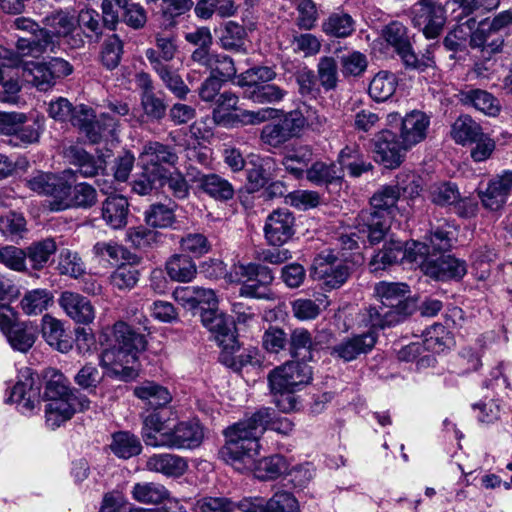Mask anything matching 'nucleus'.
<instances>
[{
	"instance_id": "5",
	"label": "nucleus",
	"mask_w": 512,
	"mask_h": 512,
	"mask_svg": "<svg viewBox=\"0 0 512 512\" xmlns=\"http://www.w3.org/2000/svg\"><path fill=\"white\" fill-rule=\"evenodd\" d=\"M23 78L39 91H48L59 79L73 72V66L65 59L51 57L45 61H28L23 64Z\"/></svg>"
},
{
	"instance_id": "34",
	"label": "nucleus",
	"mask_w": 512,
	"mask_h": 512,
	"mask_svg": "<svg viewBox=\"0 0 512 512\" xmlns=\"http://www.w3.org/2000/svg\"><path fill=\"white\" fill-rule=\"evenodd\" d=\"M167 418L163 412H152L143 420L142 438L147 446L164 447L168 431H166Z\"/></svg>"
},
{
	"instance_id": "58",
	"label": "nucleus",
	"mask_w": 512,
	"mask_h": 512,
	"mask_svg": "<svg viewBox=\"0 0 512 512\" xmlns=\"http://www.w3.org/2000/svg\"><path fill=\"white\" fill-rule=\"evenodd\" d=\"M52 296L45 289H35L25 294L21 300V307L28 315H38L47 309Z\"/></svg>"
},
{
	"instance_id": "49",
	"label": "nucleus",
	"mask_w": 512,
	"mask_h": 512,
	"mask_svg": "<svg viewBox=\"0 0 512 512\" xmlns=\"http://www.w3.org/2000/svg\"><path fill=\"white\" fill-rule=\"evenodd\" d=\"M286 95L287 91L275 84L256 85L244 91V96L256 104H275Z\"/></svg>"
},
{
	"instance_id": "46",
	"label": "nucleus",
	"mask_w": 512,
	"mask_h": 512,
	"mask_svg": "<svg viewBox=\"0 0 512 512\" xmlns=\"http://www.w3.org/2000/svg\"><path fill=\"white\" fill-rule=\"evenodd\" d=\"M455 228L447 220L440 219L437 224H431L429 248L433 251L444 252L452 247Z\"/></svg>"
},
{
	"instance_id": "31",
	"label": "nucleus",
	"mask_w": 512,
	"mask_h": 512,
	"mask_svg": "<svg viewBox=\"0 0 512 512\" xmlns=\"http://www.w3.org/2000/svg\"><path fill=\"white\" fill-rule=\"evenodd\" d=\"M41 331L43 338L51 347L62 353L71 350L72 342L60 320L49 314L44 315L41 320Z\"/></svg>"
},
{
	"instance_id": "50",
	"label": "nucleus",
	"mask_w": 512,
	"mask_h": 512,
	"mask_svg": "<svg viewBox=\"0 0 512 512\" xmlns=\"http://www.w3.org/2000/svg\"><path fill=\"white\" fill-rule=\"evenodd\" d=\"M112 452L119 458L129 459L139 455L142 450L140 440L129 432H117L113 435L110 445Z\"/></svg>"
},
{
	"instance_id": "52",
	"label": "nucleus",
	"mask_w": 512,
	"mask_h": 512,
	"mask_svg": "<svg viewBox=\"0 0 512 512\" xmlns=\"http://www.w3.org/2000/svg\"><path fill=\"white\" fill-rule=\"evenodd\" d=\"M43 29H46L53 37H66L75 27V19L68 12L56 11L44 18Z\"/></svg>"
},
{
	"instance_id": "19",
	"label": "nucleus",
	"mask_w": 512,
	"mask_h": 512,
	"mask_svg": "<svg viewBox=\"0 0 512 512\" xmlns=\"http://www.w3.org/2000/svg\"><path fill=\"white\" fill-rule=\"evenodd\" d=\"M469 44L472 49L479 50L483 60L490 61L493 55L502 52L504 37L489 28L486 21H482L471 33Z\"/></svg>"
},
{
	"instance_id": "39",
	"label": "nucleus",
	"mask_w": 512,
	"mask_h": 512,
	"mask_svg": "<svg viewBox=\"0 0 512 512\" xmlns=\"http://www.w3.org/2000/svg\"><path fill=\"white\" fill-rule=\"evenodd\" d=\"M5 337L14 350L26 353L37 339V329L31 322H19Z\"/></svg>"
},
{
	"instance_id": "44",
	"label": "nucleus",
	"mask_w": 512,
	"mask_h": 512,
	"mask_svg": "<svg viewBox=\"0 0 512 512\" xmlns=\"http://www.w3.org/2000/svg\"><path fill=\"white\" fill-rule=\"evenodd\" d=\"M461 101L475 109L487 114L496 115L499 112L497 100L492 94L481 89H469L461 92Z\"/></svg>"
},
{
	"instance_id": "28",
	"label": "nucleus",
	"mask_w": 512,
	"mask_h": 512,
	"mask_svg": "<svg viewBox=\"0 0 512 512\" xmlns=\"http://www.w3.org/2000/svg\"><path fill=\"white\" fill-rule=\"evenodd\" d=\"M512 190L511 178L505 172L489 181L485 191L479 193L483 206L492 211L500 209Z\"/></svg>"
},
{
	"instance_id": "64",
	"label": "nucleus",
	"mask_w": 512,
	"mask_h": 512,
	"mask_svg": "<svg viewBox=\"0 0 512 512\" xmlns=\"http://www.w3.org/2000/svg\"><path fill=\"white\" fill-rule=\"evenodd\" d=\"M266 512H299V504L294 495L286 491L276 492L266 500Z\"/></svg>"
},
{
	"instance_id": "18",
	"label": "nucleus",
	"mask_w": 512,
	"mask_h": 512,
	"mask_svg": "<svg viewBox=\"0 0 512 512\" xmlns=\"http://www.w3.org/2000/svg\"><path fill=\"white\" fill-rule=\"evenodd\" d=\"M203 438L204 432L199 422L184 421L168 431L166 442L163 443L169 449H193L202 443Z\"/></svg>"
},
{
	"instance_id": "43",
	"label": "nucleus",
	"mask_w": 512,
	"mask_h": 512,
	"mask_svg": "<svg viewBox=\"0 0 512 512\" xmlns=\"http://www.w3.org/2000/svg\"><path fill=\"white\" fill-rule=\"evenodd\" d=\"M397 84L398 81L395 74L388 71H380L370 81L368 92L373 100L384 102L395 93Z\"/></svg>"
},
{
	"instance_id": "35",
	"label": "nucleus",
	"mask_w": 512,
	"mask_h": 512,
	"mask_svg": "<svg viewBox=\"0 0 512 512\" xmlns=\"http://www.w3.org/2000/svg\"><path fill=\"white\" fill-rule=\"evenodd\" d=\"M404 318L381 302L370 305L362 314V322L372 329H384L402 322Z\"/></svg>"
},
{
	"instance_id": "3",
	"label": "nucleus",
	"mask_w": 512,
	"mask_h": 512,
	"mask_svg": "<svg viewBox=\"0 0 512 512\" xmlns=\"http://www.w3.org/2000/svg\"><path fill=\"white\" fill-rule=\"evenodd\" d=\"M400 198V188L395 182L379 188L370 199V209L362 210L356 217V228L367 233L370 243L380 242L388 230V214Z\"/></svg>"
},
{
	"instance_id": "24",
	"label": "nucleus",
	"mask_w": 512,
	"mask_h": 512,
	"mask_svg": "<svg viewBox=\"0 0 512 512\" xmlns=\"http://www.w3.org/2000/svg\"><path fill=\"white\" fill-rule=\"evenodd\" d=\"M145 56L149 61L152 69L158 74L167 89H169L176 97L184 99L190 89L184 83L181 76L173 70L168 64L160 60V56L153 48H149L145 52Z\"/></svg>"
},
{
	"instance_id": "26",
	"label": "nucleus",
	"mask_w": 512,
	"mask_h": 512,
	"mask_svg": "<svg viewBox=\"0 0 512 512\" xmlns=\"http://www.w3.org/2000/svg\"><path fill=\"white\" fill-rule=\"evenodd\" d=\"M430 125L429 117L418 110L407 113L401 120L400 138L410 149L426 138Z\"/></svg>"
},
{
	"instance_id": "36",
	"label": "nucleus",
	"mask_w": 512,
	"mask_h": 512,
	"mask_svg": "<svg viewBox=\"0 0 512 512\" xmlns=\"http://www.w3.org/2000/svg\"><path fill=\"white\" fill-rule=\"evenodd\" d=\"M85 397L78 391L70 388L69 380L60 372H54L46 382L43 399L45 402L67 400L76 401V398Z\"/></svg>"
},
{
	"instance_id": "48",
	"label": "nucleus",
	"mask_w": 512,
	"mask_h": 512,
	"mask_svg": "<svg viewBox=\"0 0 512 512\" xmlns=\"http://www.w3.org/2000/svg\"><path fill=\"white\" fill-rule=\"evenodd\" d=\"M306 178L316 184H329L342 178V168L335 163L316 161L306 170Z\"/></svg>"
},
{
	"instance_id": "32",
	"label": "nucleus",
	"mask_w": 512,
	"mask_h": 512,
	"mask_svg": "<svg viewBox=\"0 0 512 512\" xmlns=\"http://www.w3.org/2000/svg\"><path fill=\"white\" fill-rule=\"evenodd\" d=\"M132 498L146 505L172 504L169 490L158 482H138L131 489Z\"/></svg>"
},
{
	"instance_id": "56",
	"label": "nucleus",
	"mask_w": 512,
	"mask_h": 512,
	"mask_svg": "<svg viewBox=\"0 0 512 512\" xmlns=\"http://www.w3.org/2000/svg\"><path fill=\"white\" fill-rule=\"evenodd\" d=\"M246 37L245 28L234 22L228 21L220 36V42L224 49L242 51L244 50V41Z\"/></svg>"
},
{
	"instance_id": "57",
	"label": "nucleus",
	"mask_w": 512,
	"mask_h": 512,
	"mask_svg": "<svg viewBox=\"0 0 512 512\" xmlns=\"http://www.w3.org/2000/svg\"><path fill=\"white\" fill-rule=\"evenodd\" d=\"M139 270L130 265L118 266L110 275L111 285L121 291L133 289L139 281Z\"/></svg>"
},
{
	"instance_id": "60",
	"label": "nucleus",
	"mask_w": 512,
	"mask_h": 512,
	"mask_svg": "<svg viewBox=\"0 0 512 512\" xmlns=\"http://www.w3.org/2000/svg\"><path fill=\"white\" fill-rule=\"evenodd\" d=\"M449 340V333L442 324H434L423 333L425 349L434 353L444 351Z\"/></svg>"
},
{
	"instance_id": "15",
	"label": "nucleus",
	"mask_w": 512,
	"mask_h": 512,
	"mask_svg": "<svg viewBox=\"0 0 512 512\" xmlns=\"http://www.w3.org/2000/svg\"><path fill=\"white\" fill-rule=\"evenodd\" d=\"M295 218L288 209H277L270 213L265 221L264 235L271 246H282L295 233Z\"/></svg>"
},
{
	"instance_id": "62",
	"label": "nucleus",
	"mask_w": 512,
	"mask_h": 512,
	"mask_svg": "<svg viewBox=\"0 0 512 512\" xmlns=\"http://www.w3.org/2000/svg\"><path fill=\"white\" fill-rule=\"evenodd\" d=\"M145 221L155 228L169 227L175 221L174 210L161 203L153 204L145 212Z\"/></svg>"
},
{
	"instance_id": "21",
	"label": "nucleus",
	"mask_w": 512,
	"mask_h": 512,
	"mask_svg": "<svg viewBox=\"0 0 512 512\" xmlns=\"http://www.w3.org/2000/svg\"><path fill=\"white\" fill-rule=\"evenodd\" d=\"M188 175L202 193L216 201H228L234 197L233 185L216 173L204 174L197 171L195 174L188 172Z\"/></svg>"
},
{
	"instance_id": "7",
	"label": "nucleus",
	"mask_w": 512,
	"mask_h": 512,
	"mask_svg": "<svg viewBox=\"0 0 512 512\" xmlns=\"http://www.w3.org/2000/svg\"><path fill=\"white\" fill-rule=\"evenodd\" d=\"M311 379V367L300 361L286 362L268 374V384L273 395H277V392H295Z\"/></svg>"
},
{
	"instance_id": "12",
	"label": "nucleus",
	"mask_w": 512,
	"mask_h": 512,
	"mask_svg": "<svg viewBox=\"0 0 512 512\" xmlns=\"http://www.w3.org/2000/svg\"><path fill=\"white\" fill-rule=\"evenodd\" d=\"M375 296L379 302L406 318L415 309V303L410 298L409 286L402 282L381 281L375 285Z\"/></svg>"
},
{
	"instance_id": "51",
	"label": "nucleus",
	"mask_w": 512,
	"mask_h": 512,
	"mask_svg": "<svg viewBox=\"0 0 512 512\" xmlns=\"http://www.w3.org/2000/svg\"><path fill=\"white\" fill-rule=\"evenodd\" d=\"M289 345L293 358L299 359L298 361L304 363L312 360L311 350L313 348V341L308 330L304 328L293 330L290 335Z\"/></svg>"
},
{
	"instance_id": "6",
	"label": "nucleus",
	"mask_w": 512,
	"mask_h": 512,
	"mask_svg": "<svg viewBox=\"0 0 512 512\" xmlns=\"http://www.w3.org/2000/svg\"><path fill=\"white\" fill-rule=\"evenodd\" d=\"M257 450L251 455V463L246 461V452L243 451L244 455H226L224 453V446L220 450L221 458L228 464L232 465L239 471L252 470L255 476L260 480H273L288 472V463L285 458L281 455H273L270 457H264L257 459L259 455Z\"/></svg>"
},
{
	"instance_id": "40",
	"label": "nucleus",
	"mask_w": 512,
	"mask_h": 512,
	"mask_svg": "<svg viewBox=\"0 0 512 512\" xmlns=\"http://www.w3.org/2000/svg\"><path fill=\"white\" fill-rule=\"evenodd\" d=\"M134 395L154 409L163 407L171 401L170 392L165 387L151 381H146L135 387Z\"/></svg>"
},
{
	"instance_id": "37",
	"label": "nucleus",
	"mask_w": 512,
	"mask_h": 512,
	"mask_svg": "<svg viewBox=\"0 0 512 512\" xmlns=\"http://www.w3.org/2000/svg\"><path fill=\"white\" fill-rule=\"evenodd\" d=\"M166 272L173 281L186 283L195 278L197 267L189 256L174 254L166 262Z\"/></svg>"
},
{
	"instance_id": "11",
	"label": "nucleus",
	"mask_w": 512,
	"mask_h": 512,
	"mask_svg": "<svg viewBox=\"0 0 512 512\" xmlns=\"http://www.w3.org/2000/svg\"><path fill=\"white\" fill-rule=\"evenodd\" d=\"M382 36L400 57L405 68H423L427 65V60H418L408 29L402 23L398 21L389 23L382 30Z\"/></svg>"
},
{
	"instance_id": "53",
	"label": "nucleus",
	"mask_w": 512,
	"mask_h": 512,
	"mask_svg": "<svg viewBox=\"0 0 512 512\" xmlns=\"http://www.w3.org/2000/svg\"><path fill=\"white\" fill-rule=\"evenodd\" d=\"M317 79L325 91L337 88L339 82L338 63L333 57H320L317 63Z\"/></svg>"
},
{
	"instance_id": "55",
	"label": "nucleus",
	"mask_w": 512,
	"mask_h": 512,
	"mask_svg": "<svg viewBox=\"0 0 512 512\" xmlns=\"http://www.w3.org/2000/svg\"><path fill=\"white\" fill-rule=\"evenodd\" d=\"M459 197L458 187L452 182L433 183L428 189V198L432 203L439 206L453 205Z\"/></svg>"
},
{
	"instance_id": "33",
	"label": "nucleus",
	"mask_w": 512,
	"mask_h": 512,
	"mask_svg": "<svg viewBox=\"0 0 512 512\" xmlns=\"http://www.w3.org/2000/svg\"><path fill=\"white\" fill-rule=\"evenodd\" d=\"M313 151L310 145L293 144L289 147L283 157L282 164L287 172L296 178L303 177L306 174L307 166L312 160Z\"/></svg>"
},
{
	"instance_id": "27",
	"label": "nucleus",
	"mask_w": 512,
	"mask_h": 512,
	"mask_svg": "<svg viewBox=\"0 0 512 512\" xmlns=\"http://www.w3.org/2000/svg\"><path fill=\"white\" fill-rule=\"evenodd\" d=\"M64 157L77 167L76 173L83 177H93L104 170L105 161L101 157H94L78 145H70L64 149Z\"/></svg>"
},
{
	"instance_id": "16",
	"label": "nucleus",
	"mask_w": 512,
	"mask_h": 512,
	"mask_svg": "<svg viewBox=\"0 0 512 512\" xmlns=\"http://www.w3.org/2000/svg\"><path fill=\"white\" fill-rule=\"evenodd\" d=\"M376 340L375 333L371 331L346 337L341 342L329 347V354L336 359L350 362L370 352L375 346Z\"/></svg>"
},
{
	"instance_id": "25",
	"label": "nucleus",
	"mask_w": 512,
	"mask_h": 512,
	"mask_svg": "<svg viewBox=\"0 0 512 512\" xmlns=\"http://www.w3.org/2000/svg\"><path fill=\"white\" fill-rule=\"evenodd\" d=\"M466 271L465 262L451 255H441L436 259L431 258L424 265L426 275L441 281L461 279Z\"/></svg>"
},
{
	"instance_id": "42",
	"label": "nucleus",
	"mask_w": 512,
	"mask_h": 512,
	"mask_svg": "<svg viewBox=\"0 0 512 512\" xmlns=\"http://www.w3.org/2000/svg\"><path fill=\"white\" fill-rule=\"evenodd\" d=\"M482 127L474 121L469 115L459 116L452 125L451 137L460 145L472 144L473 141L481 136Z\"/></svg>"
},
{
	"instance_id": "4",
	"label": "nucleus",
	"mask_w": 512,
	"mask_h": 512,
	"mask_svg": "<svg viewBox=\"0 0 512 512\" xmlns=\"http://www.w3.org/2000/svg\"><path fill=\"white\" fill-rule=\"evenodd\" d=\"M273 279L272 270L259 263L235 264L228 275L230 282L241 283L240 296L265 300L273 298Z\"/></svg>"
},
{
	"instance_id": "9",
	"label": "nucleus",
	"mask_w": 512,
	"mask_h": 512,
	"mask_svg": "<svg viewBox=\"0 0 512 512\" xmlns=\"http://www.w3.org/2000/svg\"><path fill=\"white\" fill-rule=\"evenodd\" d=\"M412 23L422 30L427 38H436L441 33L446 14L441 0H420L411 9Z\"/></svg>"
},
{
	"instance_id": "59",
	"label": "nucleus",
	"mask_w": 512,
	"mask_h": 512,
	"mask_svg": "<svg viewBox=\"0 0 512 512\" xmlns=\"http://www.w3.org/2000/svg\"><path fill=\"white\" fill-rule=\"evenodd\" d=\"M97 202V192L88 183H78L71 186L69 208H90Z\"/></svg>"
},
{
	"instance_id": "13",
	"label": "nucleus",
	"mask_w": 512,
	"mask_h": 512,
	"mask_svg": "<svg viewBox=\"0 0 512 512\" xmlns=\"http://www.w3.org/2000/svg\"><path fill=\"white\" fill-rule=\"evenodd\" d=\"M373 141L375 161L390 169L400 166L409 149L394 132L387 129L378 132Z\"/></svg>"
},
{
	"instance_id": "45",
	"label": "nucleus",
	"mask_w": 512,
	"mask_h": 512,
	"mask_svg": "<svg viewBox=\"0 0 512 512\" xmlns=\"http://www.w3.org/2000/svg\"><path fill=\"white\" fill-rule=\"evenodd\" d=\"M74 176V170L67 169L58 175L55 186H52L49 197L51 198L49 206L53 211H63L69 208V197L71 185L68 177Z\"/></svg>"
},
{
	"instance_id": "2",
	"label": "nucleus",
	"mask_w": 512,
	"mask_h": 512,
	"mask_svg": "<svg viewBox=\"0 0 512 512\" xmlns=\"http://www.w3.org/2000/svg\"><path fill=\"white\" fill-rule=\"evenodd\" d=\"M112 333L114 344L100 354V366L109 377L133 380L139 373V354L146 348V339L124 321H117Z\"/></svg>"
},
{
	"instance_id": "14",
	"label": "nucleus",
	"mask_w": 512,
	"mask_h": 512,
	"mask_svg": "<svg viewBox=\"0 0 512 512\" xmlns=\"http://www.w3.org/2000/svg\"><path fill=\"white\" fill-rule=\"evenodd\" d=\"M140 162L144 171L164 177L165 165L174 167L178 163V155L175 150L160 142H148L140 154Z\"/></svg>"
},
{
	"instance_id": "61",
	"label": "nucleus",
	"mask_w": 512,
	"mask_h": 512,
	"mask_svg": "<svg viewBox=\"0 0 512 512\" xmlns=\"http://www.w3.org/2000/svg\"><path fill=\"white\" fill-rule=\"evenodd\" d=\"M161 185L165 187L166 191L175 199L184 200L190 195L188 181L179 171L171 172L168 175L164 174Z\"/></svg>"
},
{
	"instance_id": "17",
	"label": "nucleus",
	"mask_w": 512,
	"mask_h": 512,
	"mask_svg": "<svg viewBox=\"0 0 512 512\" xmlns=\"http://www.w3.org/2000/svg\"><path fill=\"white\" fill-rule=\"evenodd\" d=\"M201 322L203 326L215 334V340L224 350H233L236 347L234 323L225 315L209 308L202 311Z\"/></svg>"
},
{
	"instance_id": "54",
	"label": "nucleus",
	"mask_w": 512,
	"mask_h": 512,
	"mask_svg": "<svg viewBox=\"0 0 512 512\" xmlns=\"http://www.w3.org/2000/svg\"><path fill=\"white\" fill-rule=\"evenodd\" d=\"M57 270L60 275L77 279L85 274L86 267L77 252L62 249L58 257Z\"/></svg>"
},
{
	"instance_id": "23",
	"label": "nucleus",
	"mask_w": 512,
	"mask_h": 512,
	"mask_svg": "<svg viewBox=\"0 0 512 512\" xmlns=\"http://www.w3.org/2000/svg\"><path fill=\"white\" fill-rule=\"evenodd\" d=\"M6 401L17 404L21 413L30 414L41 402L40 386L28 375L14 385Z\"/></svg>"
},
{
	"instance_id": "1",
	"label": "nucleus",
	"mask_w": 512,
	"mask_h": 512,
	"mask_svg": "<svg viewBox=\"0 0 512 512\" xmlns=\"http://www.w3.org/2000/svg\"><path fill=\"white\" fill-rule=\"evenodd\" d=\"M293 423L286 417H276L275 410L271 407H262L246 418L225 430L226 442L224 453L226 455L243 456L251 463V455L260 450V436L266 429H271L283 435H288L293 430Z\"/></svg>"
},
{
	"instance_id": "8",
	"label": "nucleus",
	"mask_w": 512,
	"mask_h": 512,
	"mask_svg": "<svg viewBox=\"0 0 512 512\" xmlns=\"http://www.w3.org/2000/svg\"><path fill=\"white\" fill-rule=\"evenodd\" d=\"M18 30L30 32V37H21L16 42V48L22 56L39 57L47 51H54L55 41L46 29L29 18L19 17L14 21Z\"/></svg>"
},
{
	"instance_id": "29",
	"label": "nucleus",
	"mask_w": 512,
	"mask_h": 512,
	"mask_svg": "<svg viewBox=\"0 0 512 512\" xmlns=\"http://www.w3.org/2000/svg\"><path fill=\"white\" fill-rule=\"evenodd\" d=\"M151 472L161 473L167 477H179L183 475L187 468V461L178 455L170 453L153 454L145 465Z\"/></svg>"
},
{
	"instance_id": "22",
	"label": "nucleus",
	"mask_w": 512,
	"mask_h": 512,
	"mask_svg": "<svg viewBox=\"0 0 512 512\" xmlns=\"http://www.w3.org/2000/svg\"><path fill=\"white\" fill-rule=\"evenodd\" d=\"M90 401L87 397L46 402L45 418L51 429L60 427L61 424L70 420L76 411H84L89 408Z\"/></svg>"
},
{
	"instance_id": "38",
	"label": "nucleus",
	"mask_w": 512,
	"mask_h": 512,
	"mask_svg": "<svg viewBox=\"0 0 512 512\" xmlns=\"http://www.w3.org/2000/svg\"><path fill=\"white\" fill-rule=\"evenodd\" d=\"M321 30L331 38H346L354 32L355 21L347 13L335 12L322 22Z\"/></svg>"
},
{
	"instance_id": "47",
	"label": "nucleus",
	"mask_w": 512,
	"mask_h": 512,
	"mask_svg": "<svg viewBox=\"0 0 512 512\" xmlns=\"http://www.w3.org/2000/svg\"><path fill=\"white\" fill-rule=\"evenodd\" d=\"M401 241H390L383 245L370 260L369 268L371 272L378 273L387 267L401 261Z\"/></svg>"
},
{
	"instance_id": "10",
	"label": "nucleus",
	"mask_w": 512,
	"mask_h": 512,
	"mask_svg": "<svg viewBox=\"0 0 512 512\" xmlns=\"http://www.w3.org/2000/svg\"><path fill=\"white\" fill-rule=\"evenodd\" d=\"M312 277L327 289L341 287L350 275L349 267L332 251H323L313 262Z\"/></svg>"
},
{
	"instance_id": "20",
	"label": "nucleus",
	"mask_w": 512,
	"mask_h": 512,
	"mask_svg": "<svg viewBox=\"0 0 512 512\" xmlns=\"http://www.w3.org/2000/svg\"><path fill=\"white\" fill-rule=\"evenodd\" d=\"M58 303L66 315L78 324L88 325L95 319V309L90 300L79 293L64 291Z\"/></svg>"
},
{
	"instance_id": "63",
	"label": "nucleus",
	"mask_w": 512,
	"mask_h": 512,
	"mask_svg": "<svg viewBox=\"0 0 512 512\" xmlns=\"http://www.w3.org/2000/svg\"><path fill=\"white\" fill-rule=\"evenodd\" d=\"M122 54L123 42L118 35L113 34L104 41L101 59L107 69L112 70L116 68L120 63Z\"/></svg>"
},
{
	"instance_id": "41",
	"label": "nucleus",
	"mask_w": 512,
	"mask_h": 512,
	"mask_svg": "<svg viewBox=\"0 0 512 512\" xmlns=\"http://www.w3.org/2000/svg\"><path fill=\"white\" fill-rule=\"evenodd\" d=\"M56 251L57 244L53 238L33 242L25 249L26 259L35 270L43 269Z\"/></svg>"
},
{
	"instance_id": "30",
	"label": "nucleus",
	"mask_w": 512,
	"mask_h": 512,
	"mask_svg": "<svg viewBox=\"0 0 512 512\" xmlns=\"http://www.w3.org/2000/svg\"><path fill=\"white\" fill-rule=\"evenodd\" d=\"M129 202L122 195L109 196L102 203V218L112 229H122L127 225Z\"/></svg>"
}]
</instances>
